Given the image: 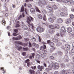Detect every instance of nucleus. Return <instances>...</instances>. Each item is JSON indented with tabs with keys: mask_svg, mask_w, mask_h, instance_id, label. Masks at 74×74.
Listing matches in <instances>:
<instances>
[{
	"mask_svg": "<svg viewBox=\"0 0 74 74\" xmlns=\"http://www.w3.org/2000/svg\"><path fill=\"white\" fill-rule=\"evenodd\" d=\"M62 10L63 12H65L64 13L63 12H61L60 13V15L61 16H67L68 15V13H67V10L66 9V8L64 7L62 9Z\"/></svg>",
	"mask_w": 74,
	"mask_h": 74,
	"instance_id": "1",
	"label": "nucleus"
},
{
	"mask_svg": "<svg viewBox=\"0 0 74 74\" xmlns=\"http://www.w3.org/2000/svg\"><path fill=\"white\" fill-rule=\"evenodd\" d=\"M33 18L31 17L30 16L27 17V22L28 23L29 26H31L32 29H33L34 26L33 25V24H31L30 23V22H31L32 21H33Z\"/></svg>",
	"mask_w": 74,
	"mask_h": 74,
	"instance_id": "2",
	"label": "nucleus"
},
{
	"mask_svg": "<svg viewBox=\"0 0 74 74\" xmlns=\"http://www.w3.org/2000/svg\"><path fill=\"white\" fill-rule=\"evenodd\" d=\"M38 4L41 7H42L43 5L46 4V2L44 0H39Z\"/></svg>",
	"mask_w": 74,
	"mask_h": 74,
	"instance_id": "3",
	"label": "nucleus"
},
{
	"mask_svg": "<svg viewBox=\"0 0 74 74\" xmlns=\"http://www.w3.org/2000/svg\"><path fill=\"white\" fill-rule=\"evenodd\" d=\"M52 64L53 68V69H58L59 68V65L58 63H52Z\"/></svg>",
	"mask_w": 74,
	"mask_h": 74,
	"instance_id": "4",
	"label": "nucleus"
},
{
	"mask_svg": "<svg viewBox=\"0 0 74 74\" xmlns=\"http://www.w3.org/2000/svg\"><path fill=\"white\" fill-rule=\"evenodd\" d=\"M66 32V30L65 29L64 27H61V29L60 31L61 36H63V34Z\"/></svg>",
	"mask_w": 74,
	"mask_h": 74,
	"instance_id": "5",
	"label": "nucleus"
},
{
	"mask_svg": "<svg viewBox=\"0 0 74 74\" xmlns=\"http://www.w3.org/2000/svg\"><path fill=\"white\" fill-rule=\"evenodd\" d=\"M36 30L38 32H39V33H41V32H43L44 31V29L42 28V27H40V26H39L37 29Z\"/></svg>",
	"mask_w": 74,
	"mask_h": 74,
	"instance_id": "6",
	"label": "nucleus"
},
{
	"mask_svg": "<svg viewBox=\"0 0 74 74\" xmlns=\"http://www.w3.org/2000/svg\"><path fill=\"white\" fill-rule=\"evenodd\" d=\"M58 36H59V34H57L56 35H54V37L55 38H53L52 39V40H53V41H54V42H58V39H56L58 38Z\"/></svg>",
	"mask_w": 74,
	"mask_h": 74,
	"instance_id": "7",
	"label": "nucleus"
},
{
	"mask_svg": "<svg viewBox=\"0 0 74 74\" xmlns=\"http://www.w3.org/2000/svg\"><path fill=\"white\" fill-rule=\"evenodd\" d=\"M21 23L22 24V27L23 29L24 30H27V27L26 26L25 24H23V22H21Z\"/></svg>",
	"mask_w": 74,
	"mask_h": 74,
	"instance_id": "8",
	"label": "nucleus"
},
{
	"mask_svg": "<svg viewBox=\"0 0 74 74\" xmlns=\"http://www.w3.org/2000/svg\"><path fill=\"white\" fill-rule=\"evenodd\" d=\"M56 22L57 23H62V22H63V20L62 19L59 18L57 19L56 21Z\"/></svg>",
	"mask_w": 74,
	"mask_h": 74,
	"instance_id": "9",
	"label": "nucleus"
},
{
	"mask_svg": "<svg viewBox=\"0 0 74 74\" xmlns=\"http://www.w3.org/2000/svg\"><path fill=\"white\" fill-rule=\"evenodd\" d=\"M37 68L39 70H40V71H41L43 69H44V67L43 66H41L40 65H39L37 66Z\"/></svg>",
	"mask_w": 74,
	"mask_h": 74,
	"instance_id": "10",
	"label": "nucleus"
},
{
	"mask_svg": "<svg viewBox=\"0 0 74 74\" xmlns=\"http://www.w3.org/2000/svg\"><path fill=\"white\" fill-rule=\"evenodd\" d=\"M72 28L70 27H68L67 29V32H68V33H70L71 32H72Z\"/></svg>",
	"mask_w": 74,
	"mask_h": 74,
	"instance_id": "11",
	"label": "nucleus"
},
{
	"mask_svg": "<svg viewBox=\"0 0 74 74\" xmlns=\"http://www.w3.org/2000/svg\"><path fill=\"white\" fill-rule=\"evenodd\" d=\"M25 16V13H23L22 14V15H20L18 17V20H19L20 19H21V18H22V17L23 18H24Z\"/></svg>",
	"mask_w": 74,
	"mask_h": 74,
	"instance_id": "12",
	"label": "nucleus"
},
{
	"mask_svg": "<svg viewBox=\"0 0 74 74\" xmlns=\"http://www.w3.org/2000/svg\"><path fill=\"white\" fill-rule=\"evenodd\" d=\"M65 48L66 49L69 50L70 48V46L68 44H66L65 45Z\"/></svg>",
	"mask_w": 74,
	"mask_h": 74,
	"instance_id": "13",
	"label": "nucleus"
},
{
	"mask_svg": "<svg viewBox=\"0 0 74 74\" xmlns=\"http://www.w3.org/2000/svg\"><path fill=\"white\" fill-rule=\"evenodd\" d=\"M29 72L31 74H35V71L33 70H29Z\"/></svg>",
	"mask_w": 74,
	"mask_h": 74,
	"instance_id": "14",
	"label": "nucleus"
},
{
	"mask_svg": "<svg viewBox=\"0 0 74 74\" xmlns=\"http://www.w3.org/2000/svg\"><path fill=\"white\" fill-rule=\"evenodd\" d=\"M49 32L50 33H51V34H53V33H54L55 32V31H54V30H53L51 29L49 30Z\"/></svg>",
	"mask_w": 74,
	"mask_h": 74,
	"instance_id": "15",
	"label": "nucleus"
},
{
	"mask_svg": "<svg viewBox=\"0 0 74 74\" xmlns=\"http://www.w3.org/2000/svg\"><path fill=\"white\" fill-rule=\"evenodd\" d=\"M48 20L50 22H51V23L53 22V19L52 18H49Z\"/></svg>",
	"mask_w": 74,
	"mask_h": 74,
	"instance_id": "16",
	"label": "nucleus"
},
{
	"mask_svg": "<svg viewBox=\"0 0 74 74\" xmlns=\"http://www.w3.org/2000/svg\"><path fill=\"white\" fill-rule=\"evenodd\" d=\"M55 49V47H51L49 50L50 52H52L53 51V50Z\"/></svg>",
	"mask_w": 74,
	"mask_h": 74,
	"instance_id": "17",
	"label": "nucleus"
},
{
	"mask_svg": "<svg viewBox=\"0 0 74 74\" xmlns=\"http://www.w3.org/2000/svg\"><path fill=\"white\" fill-rule=\"evenodd\" d=\"M49 8H50L49 9L50 13H51V14H53V11H52V8L50 7H49Z\"/></svg>",
	"mask_w": 74,
	"mask_h": 74,
	"instance_id": "18",
	"label": "nucleus"
},
{
	"mask_svg": "<svg viewBox=\"0 0 74 74\" xmlns=\"http://www.w3.org/2000/svg\"><path fill=\"white\" fill-rule=\"evenodd\" d=\"M52 7L53 9H54V10H56V9H58V7L57 6L54 5H53L52 6Z\"/></svg>",
	"mask_w": 74,
	"mask_h": 74,
	"instance_id": "19",
	"label": "nucleus"
},
{
	"mask_svg": "<svg viewBox=\"0 0 74 74\" xmlns=\"http://www.w3.org/2000/svg\"><path fill=\"white\" fill-rule=\"evenodd\" d=\"M35 8L36 11H37V12H40V10H39V9H38V8L37 7L35 6Z\"/></svg>",
	"mask_w": 74,
	"mask_h": 74,
	"instance_id": "20",
	"label": "nucleus"
},
{
	"mask_svg": "<svg viewBox=\"0 0 74 74\" xmlns=\"http://www.w3.org/2000/svg\"><path fill=\"white\" fill-rule=\"evenodd\" d=\"M1 70H2V72L3 74H4V73H5V70L3 68H2V67L1 68Z\"/></svg>",
	"mask_w": 74,
	"mask_h": 74,
	"instance_id": "21",
	"label": "nucleus"
},
{
	"mask_svg": "<svg viewBox=\"0 0 74 74\" xmlns=\"http://www.w3.org/2000/svg\"><path fill=\"white\" fill-rule=\"evenodd\" d=\"M23 11H24V6H23V5L22 6L20 12H23Z\"/></svg>",
	"mask_w": 74,
	"mask_h": 74,
	"instance_id": "22",
	"label": "nucleus"
},
{
	"mask_svg": "<svg viewBox=\"0 0 74 74\" xmlns=\"http://www.w3.org/2000/svg\"><path fill=\"white\" fill-rule=\"evenodd\" d=\"M54 27L56 29H59V25L58 24H56Z\"/></svg>",
	"mask_w": 74,
	"mask_h": 74,
	"instance_id": "23",
	"label": "nucleus"
},
{
	"mask_svg": "<svg viewBox=\"0 0 74 74\" xmlns=\"http://www.w3.org/2000/svg\"><path fill=\"white\" fill-rule=\"evenodd\" d=\"M16 44H20V45H22V42L19 41H16L15 42Z\"/></svg>",
	"mask_w": 74,
	"mask_h": 74,
	"instance_id": "24",
	"label": "nucleus"
},
{
	"mask_svg": "<svg viewBox=\"0 0 74 74\" xmlns=\"http://www.w3.org/2000/svg\"><path fill=\"white\" fill-rule=\"evenodd\" d=\"M43 20L45 21H46L47 19V17H46V16H45V15H44L43 18Z\"/></svg>",
	"mask_w": 74,
	"mask_h": 74,
	"instance_id": "25",
	"label": "nucleus"
},
{
	"mask_svg": "<svg viewBox=\"0 0 74 74\" xmlns=\"http://www.w3.org/2000/svg\"><path fill=\"white\" fill-rule=\"evenodd\" d=\"M62 74H67V72H66V71L64 70H62Z\"/></svg>",
	"mask_w": 74,
	"mask_h": 74,
	"instance_id": "26",
	"label": "nucleus"
},
{
	"mask_svg": "<svg viewBox=\"0 0 74 74\" xmlns=\"http://www.w3.org/2000/svg\"><path fill=\"white\" fill-rule=\"evenodd\" d=\"M70 17L72 19H73L74 18V15L73 14H71Z\"/></svg>",
	"mask_w": 74,
	"mask_h": 74,
	"instance_id": "27",
	"label": "nucleus"
},
{
	"mask_svg": "<svg viewBox=\"0 0 74 74\" xmlns=\"http://www.w3.org/2000/svg\"><path fill=\"white\" fill-rule=\"evenodd\" d=\"M38 17L39 18V19H42V16L40 14H39L38 15Z\"/></svg>",
	"mask_w": 74,
	"mask_h": 74,
	"instance_id": "28",
	"label": "nucleus"
},
{
	"mask_svg": "<svg viewBox=\"0 0 74 74\" xmlns=\"http://www.w3.org/2000/svg\"><path fill=\"white\" fill-rule=\"evenodd\" d=\"M49 28H50L51 29H53L54 28H55V27L53 25H50L49 26Z\"/></svg>",
	"mask_w": 74,
	"mask_h": 74,
	"instance_id": "29",
	"label": "nucleus"
},
{
	"mask_svg": "<svg viewBox=\"0 0 74 74\" xmlns=\"http://www.w3.org/2000/svg\"><path fill=\"white\" fill-rule=\"evenodd\" d=\"M30 11L31 12H32V13H33V12H34V9L31 8L30 10Z\"/></svg>",
	"mask_w": 74,
	"mask_h": 74,
	"instance_id": "30",
	"label": "nucleus"
},
{
	"mask_svg": "<svg viewBox=\"0 0 74 74\" xmlns=\"http://www.w3.org/2000/svg\"><path fill=\"white\" fill-rule=\"evenodd\" d=\"M62 2H64V3H69V1L68 0H62Z\"/></svg>",
	"mask_w": 74,
	"mask_h": 74,
	"instance_id": "31",
	"label": "nucleus"
},
{
	"mask_svg": "<svg viewBox=\"0 0 74 74\" xmlns=\"http://www.w3.org/2000/svg\"><path fill=\"white\" fill-rule=\"evenodd\" d=\"M70 4H73L74 3V1H72V0H69V1Z\"/></svg>",
	"mask_w": 74,
	"mask_h": 74,
	"instance_id": "32",
	"label": "nucleus"
},
{
	"mask_svg": "<svg viewBox=\"0 0 74 74\" xmlns=\"http://www.w3.org/2000/svg\"><path fill=\"white\" fill-rule=\"evenodd\" d=\"M58 55H59L61 56L62 55H63V53L61 51H58Z\"/></svg>",
	"mask_w": 74,
	"mask_h": 74,
	"instance_id": "33",
	"label": "nucleus"
},
{
	"mask_svg": "<svg viewBox=\"0 0 74 74\" xmlns=\"http://www.w3.org/2000/svg\"><path fill=\"white\" fill-rule=\"evenodd\" d=\"M12 39L13 40H18V38H15L14 37H13L12 38Z\"/></svg>",
	"mask_w": 74,
	"mask_h": 74,
	"instance_id": "34",
	"label": "nucleus"
},
{
	"mask_svg": "<svg viewBox=\"0 0 74 74\" xmlns=\"http://www.w3.org/2000/svg\"><path fill=\"white\" fill-rule=\"evenodd\" d=\"M50 45L51 46L53 47H54V44L52 42H51L50 43Z\"/></svg>",
	"mask_w": 74,
	"mask_h": 74,
	"instance_id": "35",
	"label": "nucleus"
},
{
	"mask_svg": "<svg viewBox=\"0 0 74 74\" xmlns=\"http://www.w3.org/2000/svg\"><path fill=\"white\" fill-rule=\"evenodd\" d=\"M45 49V47L42 46H41L40 47V49L42 51H43Z\"/></svg>",
	"mask_w": 74,
	"mask_h": 74,
	"instance_id": "36",
	"label": "nucleus"
},
{
	"mask_svg": "<svg viewBox=\"0 0 74 74\" xmlns=\"http://www.w3.org/2000/svg\"><path fill=\"white\" fill-rule=\"evenodd\" d=\"M23 51H27V50H28V48H24L23 47Z\"/></svg>",
	"mask_w": 74,
	"mask_h": 74,
	"instance_id": "37",
	"label": "nucleus"
},
{
	"mask_svg": "<svg viewBox=\"0 0 74 74\" xmlns=\"http://www.w3.org/2000/svg\"><path fill=\"white\" fill-rule=\"evenodd\" d=\"M66 66V65L64 64H61V67H62V68H63L64 67H65V66Z\"/></svg>",
	"mask_w": 74,
	"mask_h": 74,
	"instance_id": "38",
	"label": "nucleus"
},
{
	"mask_svg": "<svg viewBox=\"0 0 74 74\" xmlns=\"http://www.w3.org/2000/svg\"><path fill=\"white\" fill-rule=\"evenodd\" d=\"M27 6L29 8H31L32 7V5L30 4H28L27 5Z\"/></svg>",
	"mask_w": 74,
	"mask_h": 74,
	"instance_id": "39",
	"label": "nucleus"
},
{
	"mask_svg": "<svg viewBox=\"0 0 74 74\" xmlns=\"http://www.w3.org/2000/svg\"><path fill=\"white\" fill-rule=\"evenodd\" d=\"M48 68L49 70H52V67L51 65H49L48 66Z\"/></svg>",
	"mask_w": 74,
	"mask_h": 74,
	"instance_id": "40",
	"label": "nucleus"
},
{
	"mask_svg": "<svg viewBox=\"0 0 74 74\" xmlns=\"http://www.w3.org/2000/svg\"><path fill=\"white\" fill-rule=\"evenodd\" d=\"M42 12H43V14H44V15H45V14H47V12L45 11V10H43L42 11Z\"/></svg>",
	"mask_w": 74,
	"mask_h": 74,
	"instance_id": "41",
	"label": "nucleus"
},
{
	"mask_svg": "<svg viewBox=\"0 0 74 74\" xmlns=\"http://www.w3.org/2000/svg\"><path fill=\"white\" fill-rule=\"evenodd\" d=\"M62 43H57L56 45L57 46V47H59V46L60 45H62Z\"/></svg>",
	"mask_w": 74,
	"mask_h": 74,
	"instance_id": "42",
	"label": "nucleus"
},
{
	"mask_svg": "<svg viewBox=\"0 0 74 74\" xmlns=\"http://www.w3.org/2000/svg\"><path fill=\"white\" fill-rule=\"evenodd\" d=\"M36 49H38V48H39V45L38 44H36Z\"/></svg>",
	"mask_w": 74,
	"mask_h": 74,
	"instance_id": "43",
	"label": "nucleus"
},
{
	"mask_svg": "<svg viewBox=\"0 0 74 74\" xmlns=\"http://www.w3.org/2000/svg\"><path fill=\"white\" fill-rule=\"evenodd\" d=\"M32 69H33V70H35L36 69V67L35 66H32L31 67Z\"/></svg>",
	"mask_w": 74,
	"mask_h": 74,
	"instance_id": "44",
	"label": "nucleus"
},
{
	"mask_svg": "<svg viewBox=\"0 0 74 74\" xmlns=\"http://www.w3.org/2000/svg\"><path fill=\"white\" fill-rule=\"evenodd\" d=\"M43 53H44V54H47V50H44Z\"/></svg>",
	"mask_w": 74,
	"mask_h": 74,
	"instance_id": "45",
	"label": "nucleus"
},
{
	"mask_svg": "<svg viewBox=\"0 0 74 74\" xmlns=\"http://www.w3.org/2000/svg\"><path fill=\"white\" fill-rule=\"evenodd\" d=\"M29 59H28L25 60V63H29Z\"/></svg>",
	"mask_w": 74,
	"mask_h": 74,
	"instance_id": "46",
	"label": "nucleus"
},
{
	"mask_svg": "<svg viewBox=\"0 0 74 74\" xmlns=\"http://www.w3.org/2000/svg\"><path fill=\"white\" fill-rule=\"evenodd\" d=\"M71 52L72 53H74V48L72 49L71 50Z\"/></svg>",
	"mask_w": 74,
	"mask_h": 74,
	"instance_id": "47",
	"label": "nucleus"
},
{
	"mask_svg": "<svg viewBox=\"0 0 74 74\" xmlns=\"http://www.w3.org/2000/svg\"><path fill=\"white\" fill-rule=\"evenodd\" d=\"M22 49V47L21 46H20L19 47H18V50H20V49Z\"/></svg>",
	"mask_w": 74,
	"mask_h": 74,
	"instance_id": "48",
	"label": "nucleus"
},
{
	"mask_svg": "<svg viewBox=\"0 0 74 74\" xmlns=\"http://www.w3.org/2000/svg\"><path fill=\"white\" fill-rule=\"evenodd\" d=\"M27 65L28 67H30V63L29 62L27 63Z\"/></svg>",
	"mask_w": 74,
	"mask_h": 74,
	"instance_id": "49",
	"label": "nucleus"
},
{
	"mask_svg": "<svg viewBox=\"0 0 74 74\" xmlns=\"http://www.w3.org/2000/svg\"><path fill=\"white\" fill-rule=\"evenodd\" d=\"M71 21H66V24H68V23H71Z\"/></svg>",
	"mask_w": 74,
	"mask_h": 74,
	"instance_id": "50",
	"label": "nucleus"
},
{
	"mask_svg": "<svg viewBox=\"0 0 74 74\" xmlns=\"http://www.w3.org/2000/svg\"><path fill=\"white\" fill-rule=\"evenodd\" d=\"M22 45L24 47H26L27 46V44H26L23 43L22 44Z\"/></svg>",
	"mask_w": 74,
	"mask_h": 74,
	"instance_id": "51",
	"label": "nucleus"
},
{
	"mask_svg": "<svg viewBox=\"0 0 74 74\" xmlns=\"http://www.w3.org/2000/svg\"><path fill=\"white\" fill-rule=\"evenodd\" d=\"M32 41H36V39H35V38L34 37L32 38Z\"/></svg>",
	"mask_w": 74,
	"mask_h": 74,
	"instance_id": "52",
	"label": "nucleus"
},
{
	"mask_svg": "<svg viewBox=\"0 0 74 74\" xmlns=\"http://www.w3.org/2000/svg\"><path fill=\"white\" fill-rule=\"evenodd\" d=\"M29 48L32 47V45H31V44H30V42H29Z\"/></svg>",
	"mask_w": 74,
	"mask_h": 74,
	"instance_id": "53",
	"label": "nucleus"
},
{
	"mask_svg": "<svg viewBox=\"0 0 74 74\" xmlns=\"http://www.w3.org/2000/svg\"><path fill=\"white\" fill-rule=\"evenodd\" d=\"M26 53L25 52H23L22 53V55L23 56H25V55H26Z\"/></svg>",
	"mask_w": 74,
	"mask_h": 74,
	"instance_id": "54",
	"label": "nucleus"
},
{
	"mask_svg": "<svg viewBox=\"0 0 74 74\" xmlns=\"http://www.w3.org/2000/svg\"><path fill=\"white\" fill-rule=\"evenodd\" d=\"M37 57L38 58V59H40V56L39 55H38L37 56Z\"/></svg>",
	"mask_w": 74,
	"mask_h": 74,
	"instance_id": "55",
	"label": "nucleus"
},
{
	"mask_svg": "<svg viewBox=\"0 0 74 74\" xmlns=\"http://www.w3.org/2000/svg\"><path fill=\"white\" fill-rule=\"evenodd\" d=\"M14 31L16 33H17L18 32V29H15L14 30Z\"/></svg>",
	"mask_w": 74,
	"mask_h": 74,
	"instance_id": "56",
	"label": "nucleus"
},
{
	"mask_svg": "<svg viewBox=\"0 0 74 74\" xmlns=\"http://www.w3.org/2000/svg\"><path fill=\"white\" fill-rule=\"evenodd\" d=\"M38 39H39V42H41V38H40V36H38Z\"/></svg>",
	"mask_w": 74,
	"mask_h": 74,
	"instance_id": "57",
	"label": "nucleus"
},
{
	"mask_svg": "<svg viewBox=\"0 0 74 74\" xmlns=\"http://www.w3.org/2000/svg\"><path fill=\"white\" fill-rule=\"evenodd\" d=\"M29 38H25V41L26 42V41H29Z\"/></svg>",
	"mask_w": 74,
	"mask_h": 74,
	"instance_id": "58",
	"label": "nucleus"
},
{
	"mask_svg": "<svg viewBox=\"0 0 74 74\" xmlns=\"http://www.w3.org/2000/svg\"><path fill=\"white\" fill-rule=\"evenodd\" d=\"M18 40H20V39H21V38H22V37H21V36H18Z\"/></svg>",
	"mask_w": 74,
	"mask_h": 74,
	"instance_id": "59",
	"label": "nucleus"
},
{
	"mask_svg": "<svg viewBox=\"0 0 74 74\" xmlns=\"http://www.w3.org/2000/svg\"><path fill=\"white\" fill-rule=\"evenodd\" d=\"M50 59H54V58L52 56H51L50 57Z\"/></svg>",
	"mask_w": 74,
	"mask_h": 74,
	"instance_id": "60",
	"label": "nucleus"
},
{
	"mask_svg": "<svg viewBox=\"0 0 74 74\" xmlns=\"http://www.w3.org/2000/svg\"><path fill=\"white\" fill-rule=\"evenodd\" d=\"M2 22H3L4 24H5V21L4 20H3L2 21Z\"/></svg>",
	"mask_w": 74,
	"mask_h": 74,
	"instance_id": "61",
	"label": "nucleus"
},
{
	"mask_svg": "<svg viewBox=\"0 0 74 74\" xmlns=\"http://www.w3.org/2000/svg\"><path fill=\"white\" fill-rule=\"evenodd\" d=\"M59 73H58V72L57 71H55L54 74H58Z\"/></svg>",
	"mask_w": 74,
	"mask_h": 74,
	"instance_id": "62",
	"label": "nucleus"
},
{
	"mask_svg": "<svg viewBox=\"0 0 74 74\" xmlns=\"http://www.w3.org/2000/svg\"><path fill=\"white\" fill-rule=\"evenodd\" d=\"M71 11H73V12H74V8H72Z\"/></svg>",
	"mask_w": 74,
	"mask_h": 74,
	"instance_id": "63",
	"label": "nucleus"
},
{
	"mask_svg": "<svg viewBox=\"0 0 74 74\" xmlns=\"http://www.w3.org/2000/svg\"><path fill=\"white\" fill-rule=\"evenodd\" d=\"M36 74H40V71H38L36 72Z\"/></svg>",
	"mask_w": 74,
	"mask_h": 74,
	"instance_id": "64",
	"label": "nucleus"
}]
</instances>
